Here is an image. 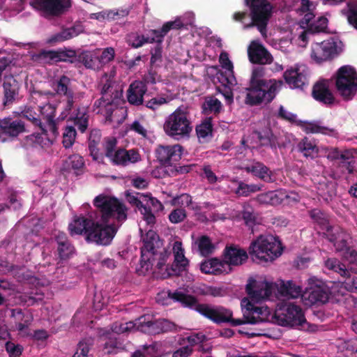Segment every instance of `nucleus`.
Instances as JSON below:
<instances>
[{
    "label": "nucleus",
    "mask_w": 357,
    "mask_h": 357,
    "mask_svg": "<svg viewBox=\"0 0 357 357\" xmlns=\"http://www.w3.org/2000/svg\"><path fill=\"white\" fill-rule=\"evenodd\" d=\"M282 252L280 240L272 234L260 235L251 243L249 250L252 259L259 262H271Z\"/></svg>",
    "instance_id": "obj_7"
},
{
    "label": "nucleus",
    "mask_w": 357,
    "mask_h": 357,
    "mask_svg": "<svg viewBox=\"0 0 357 357\" xmlns=\"http://www.w3.org/2000/svg\"><path fill=\"white\" fill-rule=\"evenodd\" d=\"M127 200L129 203L135 205L141 214L143 215L144 221L149 225H153L155 223V218L153 214L144 205L146 201L145 194H137V196L127 195Z\"/></svg>",
    "instance_id": "obj_33"
},
{
    "label": "nucleus",
    "mask_w": 357,
    "mask_h": 357,
    "mask_svg": "<svg viewBox=\"0 0 357 357\" xmlns=\"http://www.w3.org/2000/svg\"><path fill=\"white\" fill-rule=\"evenodd\" d=\"M196 133L200 143H205L212 137L213 126L210 118L206 119L196 127Z\"/></svg>",
    "instance_id": "obj_42"
},
{
    "label": "nucleus",
    "mask_w": 357,
    "mask_h": 357,
    "mask_svg": "<svg viewBox=\"0 0 357 357\" xmlns=\"http://www.w3.org/2000/svg\"><path fill=\"white\" fill-rule=\"evenodd\" d=\"M92 224L91 216L89 218L75 217L69 224L68 229L71 235L82 234L83 232L88 234V231L91 228Z\"/></svg>",
    "instance_id": "obj_39"
},
{
    "label": "nucleus",
    "mask_w": 357,
    "mask_h": 357,
    "mask_svg": "<svg viewBox=\"0 0 357 357\" xmlns=\"http://www.w3.org/2000/svg\"><path fill=\"white\" fill-rule=\"evenodd\" d=\"M325 264L327 268L340 273L342 276L348 277L344 282L346 289L351 291L357 290V276L350 278L349 271L345 268L344 264H340L335 259H328Z\"/></svg>",
    "instance_id": "obj_30"
},
{
    "label": "nucleus",
    "mask_w": 357,
    "mask_h": 357,
    "mask_svg": "<svg viewBox=\"0 0 357 357\" xmlns=\"http://www.w3.org/2000/svg\"><path fill=\"white\" fill-rule=\"evenodd\" d=\"M337 349L346 355L357 353V338L340 341L337 344Z\"/></svg>",
    "instance_id": "obj_54"
},
{
    "label": "nucleus",
    "mask_w": 357,
    "mask_h": 357,
    "mask_svg": "<svg viewBox=\"0 0 357 357\" xmlns=\"http://www.w3.org/2000/svg\"><path fill=\"white\" fill-rule=\"evenodd\" d=\"M182 27H184L183 22L181 20V17H177L174 20L169 21L163 24L161 30L159 31V35H162V40H163L164 36L168 33V31L171 29H178Z\"/></svg>",
    "instance_id": "obj_58"
},
{
    "label": "nucleus",
    "mask_w": 357,
    "mask_h": 357,
    "mask_svg": "<svg viewBox=\"0 0 357 357\" xmlns=\"http://www.w3.org/2000/svg\"><path fill=\"white\" fill-rule=\"evenodd\" d=\"M197 310L204 317L216 323L230 322L232 325V312L222 306H208L206 305H197Z\"/></svg>",
    "instance_id": "obj_23"
},
{
    "label": "nucleus",
    "mask_w": 357,
    "mask_h": 357,
    "mask_svg": "<svg viewBox=\"0 0 357 357\" xmlns=\"http://www.w3.org/2000/svg\"><path fill=\"white\" fill-rule=\"evenodd\" d=\"M298 201V195L295 193L287 195L282 190L271 191L266 193L259 195L257 197V201L261 204L277 205L280 204L284 199Z\"/></svg>",
    "instance_id": "obj_32"
},
{
    "label": "nucleus",
    "mask_w": 357,
    "mask_h": 357,
    "mask_svg": "<svg viewBox=\"0 0 357 357\" xmlns=\"http://www.w3.org/2000/svg\"><path fill=\"white\" fill-rule=\"evenodd\" d=\"M56 98V94L50 91L42 92L34 91L31 93L32 100L38 104L40 116L39 118L32 108H27L23 112V115L34 124L38 125L42 134L34 136L35 142L42 147L49 146L58 135L56 121H54L56 107L50 101Z\"/></svg>",
    "instance_id": "obj_3"
},
{
    "label": "nucleus",
    "mask_w": 357,
    "mask_h": 357,
    "mask_svg": "<svg viewBox=\"0 0 357 357\" xmlns=\"http://www.w3.org/2000/svg\"><path fill=\"white\" fill-rule=\"evenodd\" d=\"M163 130L167 136L176 140L189 138L193 126L188 107L180 106L169 114L165 118Z\"/></svg>",
    "instance_id": "obj_6"
},
{
    "label": "nucleus",
    "mask_w": 357,
    "mask_h": 357,
    "mask_svg": "<svg viewBox=\"0 0 357 357\" xmlns=\"http://www.w3.org/2000/svg\"><path fill=\"white\" fill-rule=\"evenodd\" d=\"M31 6L46 17L63 14L71 6L70 0H32Z\"/></svg>",
    "instance_id": "obj_17"
},
{
    "label": "nucleus",
    "mask_w": 357,
    "mask_h": 357,
    "mask_svg": "<svg viewBox=\"0 0 357 357\" xmlns=\"http://www.w3.org/2000/svg\"><path fill=\"white\" fill-rule=\"evenodd\" d=\"M264 68L262 67H257L253 69L250 82L252 86L262 87L265 84L266 79H264Z\"/></svg>",
    "instance_id": "obj_56"
},
{
    "label": "nucleus",
    "mask_w": 357,
    "mask_h": 357,
    "mask_svg": "<svg viewBox=\"0 0 357 357\" xmlns=\"http://www.w3.org/2000/svg\"><path fill=\"white\" fill-rule=\"evenodd\" d=\"M277 288L275 284L265 278L249 279L245 290L249 296L248 298L256 302L269 299Z\"/></svg>",
    "instance_id": "obj_14"
},
{
    "label": "nucleus",
    "mask_w": 357,
    "mask_h": 357,
    "mask_svg": "<svg viewBox=\"0 0 357 357\" xmlns=\"http://www.w3.org/2000/svg\"><path fill=\"white\" fill-rule=\"evenodd\" d=\"M293 3L289 6L297 13H306L305 14V20L307 22L313 17V10L314 5L310 0H292Z\"/></svg>",
    "instance_id": "obj_43"
},
{
    "label": "nucleus",
    "mask_w": 357,
    "mask_h": 357,
    "mask_svg": "<svg viewBox=\"0 0 357 357\" xmlns=\"http://www.w3.org/2000/svg\"><path fill=\"white\" fill-rule=\"evenodd\" d=\"M283 82L275 79L266 80L265 84L262 85V89L266 91V102H271L275 94L281 89Z\"/></svg>",
    "instance_id": "obj_50"
},
{
    "label": "nucleus",
    "mask_w": 357,
    "mask_h": 357,
    "mask_svg": "<svg viewBox=\"0 0 357 357\" xmlns=\"http://www.w3.org/2000/svg\"><path fill=\"white\" fill-rule=\"evenodd\" d=\"M245 2L250 6L251 18L249 19L247 13L238 12L234 14L233 19L241 22L245 29L256 26L261 36L266 38V26L273 9L271 5L267 0H245Z\"/></svg>",
    "instance_id": "obj_5"
},
{
    "label": "nucleus",
    "mask_w": 357,
    "mask_h": 357,
    "mask_svg": "<svg viewBox=\"0 0 357 357\" xmlns=\"http://www.w3.org/2000/svg\"><path fill=\"white\" fill-rule=\"evenodd\" d=\"M277 289L280 296L288 298H296L301 294V287L291 281H280L277 284Z\"/></svg>",
    "instance_id": "obj_37"
},
{
    "label": "nucleus",
    "mask_w": 357,
    "mask_h": 357,
    "mask_svg": "<svg viewBox=\"0 0 357 357\" xmlns=\"http://www.w3.org/2000/svg\"><path fill=\"white\" fill-rule=\"evenodd\" d=\"M93 204L100 209L102 215L96 224L93 222L88 231L86 240L98 245H107L126 220V208L118 199L102 195L97 196Z\"/></svg>",
    "instance_id": "obj_2"
},
{
    "label": "nucleus",
    "mask_w": 357,
    "mask_h": 357,
    "mask_svg": "<svg viewBox=\"0 0 357 357\" xmlns=\"http://www.w3.org/2000/svg\"><path fill=\"white\" fill-rule=\"evenodd\" d=\"M159 320L151 321L149 317H141L135 321H128L115 326L117 333H129L135 331H140L151 335L161 333Z\"/></svg>",
    "instance_id": "obj_18"
},
{
    "label": "nucleus",
    "mask_w": 357,
    "mask_h": 357,
    "mask_svg": "<svg viewBox=\"0 0 357 357\" xmlns=\"http://www.w3.org/2000/svg\"><path fill=\"white\" fill-rule=\"evenodd\" d=\"M298 148L305 157L314 158L317 156L319 153V148L315 143L308 140L307 138L303 139L298 144Z\"/></svg>",
    "instance_id": "obj_52"
},
{
    "label": "nucleus",
    "mask_w": 357,
    "mask_h": 357,
    "mask_svg": "<svg viewBox=\"0 0 357 357\" xmlns=\"http://www.w3.org/2000/svg\"><path fill=\"white\" fill-rule=\"evenodd\" d=\"M115 56V50L113 47H106L102 50L100 55L98 54L99 62L101 66L112 61Z\"/></svg>",
    "instance_id": "obj_62"
},
{
    "label": "nucleus",
    "mask_w": 357,
    "mask_h": 357,
    "mask_svg": "<svg viewBox=\"0 0 357 357\" xmlns=\"http://www.w3.org/2000/svg\"><path fill=\"white\" fill-rule=\"evenodd\" d=\"M122 324L123 323L114 324L113 328H112V331L101 330V332L102 333H100V338L102 341L104 342L102 351L105 354H116L121 348V344L117 340L116 338V334H120L121 333H117L115 331V326Z\"/></svg>",
    "instance_id": "obj_28"
},
{
    "label": "nucleus",
    "mask_w": 357,
    "mask_h": 357,
    "mask_svg": "<svg viewBox=\"0 0 357 357\" xmlns=\"http://www.w3.org/2000/svg\"><path fill=\"white\" fill-rule=\"evenodd\" d=\"M248 55L251 63L261 65L269 64L273 56L258 40H252L248 48Z\"/></svg>",
    "instance_id": "obj_24"
},
{
    "label": "nucleus",
    "mask_w": 357,
    "mask_h": 357,
    "mask_svg": "<svg viewBox=\"0 0 357 357\" xmlns=\"http://www.w3.org/2000/svg\"><path fill=\"white\" fill-rule=\"evenodd\" d=\"M338 94L345 100H351L357 92V72L351 66L340 67L334 75Z\"/></svg>",
    "instance_id": "obj_10"
},
{
    "label": "nucleus",
    "mask_w": 357,
    "mask_h": 357,
    "mask_svg": "<svg viewBox=\"0 0 357 357\" xmlns=\"http://www.w3.org/2000/svg\"><path fill=\"white\" fill-rule=\"evenodd\" d=\"M75 124L81 132H84L88 126V115L85 109H79L74 118Z\"/></svg>",
    "instance_id": "obj_60"
},
{
    "label": "nucleus",
    "mask_w": 357,
    "mask_h": 357,
    "mask_svg": "<svg viewBox=\"0 0 357 357\" xmlns=\"http://www.w3.org/2000/svg\"><path fill=\"white\" fill-rule=\"evenodd\" d=\"M204 109L215 113L220 112L222 109V104L218 99L209 98L206 100L204 104Z\"/></svg>",
    "instance_id": "obj_64"
},
{
    "label": "nucleus",
    "mask_w": 357,
    "mask_h": 357,
    "mask_svg": "<svg viewBox=\"0 0 357 357\" xmlns=\"http://www.w3.org/2000/svg\"><path fill=\"white\" fill-rule=\"evenodd\" d=\"M128 12L122 10L121 12H115L113 10H102L99 13H91L89 15L90 19H95L99 21L111 20H119L120 16H126Z\"/></svg>",
    "instance_id": "obj_51"
},
{
    "label": "nucleus",
    "mask_w": 357,
    "mask_h": 357,
    "mask_svg": "<svg viewBox=\"0 0 357 357\" xmlns=\"http://www.w3.org/2000/svg\"><path fill=\"white\" fill-rule=\"evenodd\" d=\"M12 316L17 321H23V323L20 322L16 325V328L19 332V334L22 336L28 335V326L32 321L31 315L29 312L22 313L21 310L15 309L12 310Z\"/></svg>",
    "instance_id": "obj_40"
},
{
    "label": "nucleus",
    "mask_w": 357,
    "mask_h": 357,
    "mask_svg": "<svg viewBox=\"0 0 357 357\" xmlns=\"http://www.w3.org/2000/svg\"><path fill=\"white\" fill-rule=\"evenodd\" d=\"M100 51V50H96L83 52L79 56L81 61L88 68L99 69L101 67L98 58Z\"/></svg>",
    "instance_id": "obj_44"
},
{
    "label": "nucleus",
    "mask_w": 357,
    "mask_h": 357,
    "mask_svg": "<svg viewBox=\"0 0 357 357\" xmlns=\"http://www.w3.org/2000/svg\"><path fill=\"white\" fill-rule=\"evenodd\" d=\"M329 293L324 283L315 278L308 280V287L302 294L305 305H312L318 303H324L328 300Z\"/></svg>",
    "instance_id": "obj_16"
},
{
    "label": "nucleus",
    "mask_w": 357,
    "mask_h": 357,
    "mask_svg": "<svg viewBox=\"0 0 357 357\" xmlns=\"http://www.w3.org/2000/svg\"><path fill=\"white\" fill-rule=\"evenodd\" d=\"M248 172L253 174L255 176L264 181L271 179V173L268 169L260 162H254L245 167Z\"/></svg>",
    "instance_id": "obj_49"
},
{
    "label": "nucleus",
    "mask_w": 357,
    "mask_h": 357,
    "mask_svg": "<svg viewBox=\"0 0 357 357\" xmlns=\"http://www.w3.org/2000/svg\"><path fill=\"white\" fill-rule=\"evenodd\" d=\"M4 91L5 104L10 103L15 100L19 93L20 85L13 76H6L3 84Z\"/></svg>",
    "instance_id": "obj_36"
},
{
    "label": "nucleus",
    "mask_w": 357,
    "mask_h": 357,
    "mask_svg": "<svg viewBox=\"0 0 357 357\" xmlns=\"http://www.w3.org/2000/svg\"><path fill=\"white\" fill-rule=\"evenodd\" d=\"M175 98H176V94H162L149 100L146 102V107L152 109H156L161 105L167 104Z\"/></svg>",
    "instance_id": "obj_53"
},
{
    "label": "nucleus",
    "mask_w": 357,
    "mask_h": 357,
    "mask_svg": "<svg viewBox=\"0 0 357 357\" xmlns=\"http://www.w3.org/2000/svg\"><path fill=\"white\" fill-rule=\"evenodd\" d=\"M139 230L143 233L142 222L139 223ZM142 237L144 246L142 248V259L140 267L137 272L141 275H145L153 267V262L157 261L155 273L157 277L166 278L172 275H179L186 270L189 264L188 259L185 257L184 249L180 241H176L173 244V253L174 257V264L171 268L166 265L169 254L162 249V242L160 240L158 234L153 230L149 229L146 234Z\"/></svg>",
    "instance_id": "obj_1"
},
{
    "label": "nucleus",
    "mask_w": 357,
    "mask_h": 357,
    "mask_svg": "<svg viewBox=\"0 0 357 357\" xmlns=\"http://www.w3.org/2000/svg\"><path fill=\"white\" fill-rule=\"evenodd\" d=\"M92 344L93 340L91 339L80 341L73 357H89V350Z\"/></svg>",
    "instance_id": "obj_59"
},
{
    "label": "nucleus",
    "mask_w": 357,
    "mask_h": 357,
    "mask_svg": "<svg viewBox=\"0 0 357 357\" xmlns=\"http://www.w3.org/2000/svg\"><path fill=\"white\" fill-rule=\"evenodd\" d=\"M68 168L73 170H79L84 166L82 158L79 155H73L66 160Z\"/></svg>",
    "instance_id": "obj_63"
},
{
    "label": "nucleus",
    "mask_w": 357,
    "mask_h": 357,
    "mask_svg": "<svg viewBox=\"0 0 357 357\" xmlns=\"http://www.w3.org/2000/svg\"><path fill=\"white\" fill-rule=\"evenodd\" d=\"M162 35H159L158 30H151L146 36L138 33H131L128 35L127 43L134 48H138L147 43H161Z\"/></svg>",
    "instance_id": "obj_27"
},
{
    "label": "nucleus",
    "mask_w": 357,
    "mask_h": 357,
    "mask_svg": "<svg viewBox=\"0 0 357 357\" xmlns=\"http://www.w3.org/2000/svg\"><path fill=\"white\" fill-rule=\"evenodd\" d=\"M247 259V252L243 249L238 246H229L225 250L222 261L229 265L231 271V266L241 265Z\"/></svg>",
    "instance_id": "obj_31"
},
{
    "label": "nucleus",
    "mask_w": 357,
    "mask_h": 357,
    "mask_svg": "<svg viewBox=\"0 0 357 357\" xmlns=\"http://www.w3.org/2000/svg\"><path fill=\"white\" fill-rule=\"evenodd\" d=\"M70 83V80L68 77L62 76L53 85L57 94H63L66 96L68 110L71 109L75 99L77 98L73 91L69 88Z\"/></svg>",
    "instance_id": "obj_34"
},
{
    "label": "nucleus",
    "mask_w": 357,
    "mask_h": 357,
    "mask_svg": "<svg viewBox=\"0 0 357 357\" xmlns=\"http://www.w3.org/2000/svg\"><path fill=\"white\" fill-rule=\"evenodd\" d=\"M297 124L299 125L306 133H322L329 135L333 131L331 129L323 126L321 123L319 121L303 122L298 121Z\"/></svg>",
    "instance_id": "obj_46"
},
{
    "label": "nucleus",
    "mask_w": 357,
    "mask_h": 357,
    "mask_svg": "<svg viewBox=\"0 0 357 357\" xmlns=\"http://www.w3.org/2000/svg\"><path fill=\"white\" fill-rule=\"evenodd\" d=\"M183 153V146L178 144L159 146L155 149V157L161 165L172 167L174 162L181 160Z\"/></svg>",
    "instance_id": "obj_20"
},
{
    "label": "nucleus",
    "mask_w": 357,
    "mask_h": 357,
    "mask_svg": "<svg viewBox=\"0 0 357 357\" xmlns=\"http://www.w3.org/2000/svg\"><path fill=\"white\" fill-rule=\"evenodd\" d=\"M215 248V244L207 236H201L193 240L192 249L196 250L202 256H208L213 253Z\"/></svg>",
    "instance_id": "obj_38"
},
{
    "label": "nucleus",
    "mask_w": 357,
    "mask_h": 357,
    "mask_svg": "<svg viewBox=\"0 0 357 357\" xmlns=\"http://www.w3.org/2000/svg\"><path fill=\"white\" fill-rule=\"evenodd\" d=\"M156 301L162 305H168L173 301H177L180 302L183 306L189 307H193L197 303L195 297L186 294L181 289H177L174 293L163 290L157 294Z\"/></svg>",
    "instance_id": "obj_19"
},
{
    "label": "nucleus",
    "mask_w": 357,
    "mask_h": 357,
    "mask_svg": "<svg viewBox=\"0 0 357 357\" xmlns=\"http://www.w3.org/2000/svg\"><path fill=\"white\" fill-rule=\"evenodd\" d=\"M75 56L73 50L68 51H43L38 54L32 56V59L41 63L65 61L67 58Z\"/></svg>",
    "instance_id": "obj_26"
},
{
    "label": "nucleus",
    "mask_w": 357,
    "mask_h": 357,
    "mask_svg": "<svg viewBox=\"0 0 357 357\" xmlns=\"http://www.w3.org/2000/svg\"><path fill=\"white\" fill-rule=\"evenodd\" d=\"M306 13H298L301 16L303 15V19L301 20V31L298 33V39L302 41L300 45H304L307 40V34L308 31L310 32H321L325 31L328 24V20L324 17H319L317 20H314V13L313 17L309 21L305 20V14Z\"/></svg>",
    "instance_id": "obj_21"
},
{
    "label": "nucleus",
    "mask_w": 357,
    "mask_h": 357,
    "mask_svg": "<svg viewBox=\"0 0 357 357\" xmlns=\"http://www.w3.org/2000/svg\"><path fill=\"white\" fill-rule=\"evenodd\" d=\"M146 91V88L144 82L135 81L132 82L128 90V100L135 105H142L143 97Z\"/></svg>",
    "instance_id": "obj_35"
},
{
    "label": "nucleus",
    "mask_w": 357,
    "mask_h": 357,
    "mask_svg": "<svg viewBox=\"0 0 357 357\" xmlns=\"http://www.w3.org/2000/svg\"><path fill=\"white\" fill-rule=\"evenodd\" d=\"M200 271L205 274L220 275L231 272L227 263L217 258H211L204 261L199 265Z\"/></svg>",
    "instance_id": "obj_29"
},
{
    "label": "nucleus",
    "mask_w": 357,
    "mask_h": 357,
    "mask_svg": "<svg viewBox=\"0 0 357 357\" xmlns=\"http://www.w3.org/2000/svg\"><path fill=\"white\" fill-rule=\"evenodd\" d=\"M261 189V186L255 184H245L243 182L238 183V187L236 190L235 192L239 196H248L251 193L259 191Z\"/></svg>",
    "instance_id": "obj_55"
},
{
    "label": "nucleus",
    "mask_w": 357,
    "mask_h": 357,
    "mask_svg": "<svg viewBox=\"0 0 357 357\" xmlns=\"http://www.w3.org/2000/svg\"><path fill=\"white\" fill-rule=\"evenodd\" d=\"M313 98L327 105H333L335 102V98L330 89V81L328 79H319L312 89Z\"/></svg>",
    "instance_id": "obj_25"
},
{
    "label": "nucleus",
    "mask_w": 357,
    "mask_h": 357,
    "mask_svg": "<svg viewBox=\"0 0 357 357\" xmlns=\"http://www.w3.org/2000/svg\"><path fill=\"white\" fill-rule=\"evenodd\" d=\"M266 102V91L262 87L252 86L247 93L245 102L249 105H257Z\"/></svg>",
    "instance_id": "obj_41"
},
{
    "label": "nucleus",
    "mask_w": 357,
    "mask_h": 357,
    "mask_svg": "<svg viewBox=\"0 0 357 357\" xmlns=\"http://www.w3.org/2000/svg\"><path fill=\"white\" fill-rule=\"evenodd\" d=\"M219 63L221 67L225 70V73H220L218 76V79L224 89L220 91L225 98L228 105L233 102V93L231 88L236 84V79L234 75V66L230 60L229 55L225 52H222L219 56Z\"/></svg>",
    "instance_id": "obj_13"
},
{
    "label": "nucleus",
    "mask_w": 357,
    "mask_h": 357,
    "mask_svg": "<svg viewBox=\"0 0 357 357\" xmlns=\"http://www.w3.org/2000/svg\"><path fill=\"white\" fill-rule=\"evenodd\" d=\"M274 321L282 326L295 327L310 332L317 330L316 326L306 321L303 310L290 302L278 304L274 313Z\"/></svg>",
    "instance_id": "obj_8"
},
{
    "label": "nucleus",
    "mask_w": 357,
    "mask_h": 357,
    "mask_svg": "<svg viewBox=\"0 0 357 357\" xmlns=\"http://www.w3.org/2000/svg\"><path fill=\"white\" fill-rule=\"evenodd\" d=\"M326 156L331 160H340L349 159V151H339L336 148L326 149Z\"/></svg>",
    "instance_id": "obj_57"
},
{
    "label": "nucleus",
    "mask_w": 357,
    "mask_h": 357,
    "mask_svg": "<svg viewBox=\"0 0 357 357\" xmlns=\"http://www.w3.org/2000/svg\"><path fill=\"white\" fill-rule=\"evenodd\" d=\"M307 69L305 65L296 64L284 73V79L291 89H303L307 84Z\"/></svg>",
    "instance_id": "obj_22"
},
{
    "label": "nucleus",
    "mask_w": 357,
    "mask_h": 357,
    "mask_svg": "<svg viewBox=\"0 0 357 357\" xmlns=\"http://www.w3.org/2000/svg\"><path fill=\"white\" fill-rule=\"evenodd\" d=\"M243 319L232 320V326H236L245 324H256L266 321H274V314L266 305L243 298L241 301Z\"/></svg>",
    "instance_id": "obj_9"
},
{
    "label": "nucleus",
    "mask_w": 357,
    "mask_h": 357,
    "mask_svg": "<svg viewBox=\"0 0 357 357\" xmlns=\"http://www.w3.org/2000/svg\"><path fill=\"white\" fill-rule=\"evenodd\" d=\"M340 52L339 43L334 39H328L311 45L310 58L314 62L321 63L337 56Z\"/></svg>",
    "instance_id": "obj_15"
},
{
    "label": "nucleus",
    "mask_w": 357,
    "mask_h": 357,
    "mask_svg": "<svg viewBox=\"0 0 357 357\" xmlns=\"http://www.w3.org/2000/svg\"><path fill=\"white\" fill-rule=\"evenodd\" d=\"M113 77L112 73L101 78L102 97L95 102V105L100 107L98 112L105 113L109 121L121 123L126 119L127 111L123 107H118L123 103V90L113 82Z\"/></svg>",
    "instance_id": "obj_4"
},
{
    "label": "nucleus",
    "mask_w": 357,
    "mask_h": 357,
    "mask_svg": "<svg viewBox=\"0 0 357 357\" xmlns=\"http://www.w3.org/2000/svg\"><path fill=\"white\" fill-rule=\"evenodd\" d=\"M341 13L347 20L348 24L357 30V1L347 3Z\"/></svg>",
    "instance_id": "obj_45"
},
{
    "label": "nucleus",
    "mask_w": 357,
    "mask_h": 357,
    "mask_svg": "<svg viewBox=\"0 0 357 357\" xmlns=\"http://www.w3.org/2000/svg\"><path fill=\"white\" fill-rule=\"evenodd\" d=\"M310 217L319 225L320 229L323 231L324 234L326 235L327 238H328L331 241L333 242L336 250H345L347 254L350 255L351 259H349V261L354 262L357 255V252L354 250H351L347 248L345 234L343 232L337 231L335 236L334 234H331V231L332 230V227L328 224V218L326 215L319 210L314 209L311 211Z\"/></svg>",
    "instance_id": "obj_11"
},
{
    "label": "nucleus",
    "mask_w": 357,
    "mask_h": 357,
    "mask_svg": "<svg viewBox=\"0 0 357 357\" xmlns=\"http://www.w3.org/2000/svg\"><path fill=\"white\" fill-rule=\"evenodd\" d=\"M116 139L114 137L107 138L104 144L105 155L112 163L116 165L127 166L141 160L139 152L135 149H116Z\"/></svg>",
    "instance_id": "obj_12"
},
{
    "label": "nucleus",
    "mask_w": 357,
    "mask_h": 357,
    "mask_svg": "<svg viewBox=\"0 0 357 357\" xmlns=\"http://www.w3.org/2000/svg\"><path fill=\"white\" fill-rule=\"evenodd\" d=\"M83 31V29L81 26H75L70 29H64L60 33H58L51 37L49 40L50 42H61L66 40H68L73 37L77 36Z\"/></svg>",
    "instance_id": "obj_47"
},
{
    "label": "nucleus",
    "mask_w": 357,
    "mask_h": 357,
    "mask_svg": "<svg viewBox=\"0 0 357 357\" xmlns=\"http://www.w3.org/2000/svg\"><path fill=\"white\" fill-rule=\"evenodd\" d=\"M58 252L61 259L68 258L73 252V248L67 240L64 234H59L56 238Z\"/></svg>",
    "instance_id": "obj_48"
},
{
    "label": "nucleus",
    "mask_w": 357,
    "mask_h": 357,
    "mask_svg": "<svg viewBox=\"0 0 357 357\" xmlns=\"http://www.w3.org/2000/svg\"><path fill=\"white\" fill-rule=\"evenodd\" d=\"M76 131L73 126H67L63 134V144L66 148L70 147L75 139Z\"/></svg>",
    "instance_id": "obj_61"
}]
</instances>
